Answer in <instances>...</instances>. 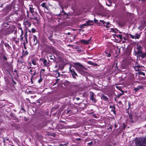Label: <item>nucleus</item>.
Instances as JSON below:
<instances>
[{
	"label": "nucleus",
	"instance_id": "f257e3e1",
	"mask_svg": "<svg viewBox=\"0 0 146 146\" xmlns=\"http://www.w3.org/2000/svg\"><path fill=\"white\" fill-rule=\"evenodd\" d=\"M144 143L146 144V136L137 138L135 141L136 146H146Z\"/></svg>",
	"mask_w": 146,
	"mask_h": 146
},
{
	"label": "nucleus",
	"instance_id": "f03ea898",
	"mask_svg": "<svg viewBox=\"0 0 146 146\" xmlns=\"http://www.w3.org/2000/svg\"><path fill=\"white\" fill-rule=\"evenodd\" d=\"M83 69L87 70V68L82 66H76V70L81 74H83L84 73V71Z\"/></svg>",
	"mask_w": 146,
	"mask_h": 146
},
{
	"label": "nucleus",
	"instance_id": "7ed1b4c3",
	"mask_svg": "<svg viewBox=\"0 0 146 146\" xmlns=\"http://www.w3.org/2000/svg\"><path fill=\"white\" fill-rule=\"evenodd\" d=\"M90 99L92 102L95 103L96 102V100L94 98L95 94L92 92H90Z\"/></svg>",
	"mask_w": 146,
	"mask_h": 146
},
{
	"label": "nucleus",
	"instance_id": "20e7f679",
	"mask_svg": "<svg viewBox=\"0 0 146 146\" xmlns=\"http://www.w3.org/2000/svg\"><path fill=\"white\" fill-rule=\"evenodd\" d=\"M24 21L23 23V25L25 26L26 28L27 29L31 26V23L30 22L27 20H26L25 19L24 20Z\"/></svg>",
	"mask_w": 146,
	"mask_h": 146
},
{
	"label": "nucleus",
	"instance_id": "39448f33",
	"mask_svg": "<svg viewBox=\"0 0 146 146\" xmlns=\"http://www.w3.org/2000/svg\"><path fill=\"white\" fill-rule=\"evenodd\" d=\"M18 31L21 32V34L20 35V37H21V40H22L23 39V31L22 29V28L21 27H19L18 29Z\"/></svg>",
	"mask_w": 146,
	"mask_h": 146
},
{
	"label": "nucleus",
	"instance_id": "423d86ee",
	"mask_svg": "<svg viewBox=\"0 0 146 146\" xmlns=\"http://www.w3.org/2000/svg\"><path fill=\"white\" fill-rule=\"evenodd\" d=\"M130 36L131 37V38H132L134 39V38H137L138 39L140 37V35H137V34H135L134 36H133V35H132L131 34L130 35Z\"/></svg>",
	"mask_w": 146,
	"mask_h": 146
},
{
	"label": "nucleus",
	"instance_id": "0eeeda50",
	"mask_svg": "<svg viewBox=\"0 0 146 146\" xmlns=\"http://www.w3.org/2000/svg\"><path fill=\"white\" fill-rule=\"evenodd\" d=\"M90 39L88 40H82L81 42L83 44H88L90 42Z\"/></svg>",
	"mask_w": 146,
	"mask_h": 146
},
{
	"label": "nucleus",
	"instance_id": "6e6552de",
	"mask_svg": "<svg viewBox=\"0 0 146 146\" xmlns=\"http://www.w3.org/2000/svg\"><path fill=\"white\" fill-rule=\"evenodd\" d=\"M43 62L44 66H45L48 67L50 65V64L49 62H47V60L45 59H44Z\"/></svg>",
	"mask_w": 146,
	"mask_h": 146
},
{
	"label": "nucleus",
	"instance_id": "1a4fd4ad",
	"mask_svg": "<svg viewBox=\"0 0 146 146\" xmlns=\"http://www.w3.org/2000/svg\"><path fill=\"white\" fill-rule=\"evenodd\" d=\"M93 21L92 20H88L86 21V23H87V25L88 26L91 25H92L93 23Z\"/></svg>",
	"mask_w": 146,
	"mask_h": 146
},
{
	"label": "nucleus",
	"instance_id": "9d476101",
	"mask_svg": "<svg viewBox=\"0 0 146 146\" xmlns=\"http://www.w3.org/2000/svg\"><path fill=\"white\" fill-rule=\"evenodd\" d=\"M101 98L102 100H104V101H107L108 99V97L104 95H102L101 96Z\"/></svg>",
	"mask_w": 146,
	"mask_h": 146
},
{
	"label": "nucleus",
	"instance_id": "9b49d317",
	"mask_svg": "<svg viewBox=\"0 0 146 146\" xmlns=\"http://www.w3.org/2000/svg\"><path fill=\"white\" fill-rule=\"evenodd\" d=\"M143 88V86H138L137 88H135L134 89V90L135 91V92L137 91L138 90H139L141 89H142Z\"/></svg>",
	"mask_w": 146,
	"mask_h": 146
},
{
	"label": "nucleus",
	"instance_id": "f8f14e48",
	"mask_svg": "<svg viewBox=\"0 0 146 146\" xmlns=\"http://www.w3.org/2000/svg\"><path fill=\"white\" fill-rule=\"evenodd\" d=\"M110 108L111 109V111H112L114 113H115V106H114L110 105Z\"/></svg>",
	"mask_w": 146,
	"mask_h": 146
},
{
	"label": "nucleus",
	"instance_id": "ddd939ff",
	"mask_svg": "<svg viewBox=\"0 0 146 146\" xmlns=\"http://www.w3.org/2000/svg\"><path fill=\"white\" fill-rule=\"evenodd\" d=\"M33 36V39H34V43L35 44H36L37 43V37L35 35H34Z\"/></svg>",
	"mask_w": 146,
	"mask_h": 146
},
{
	"label": "nucleus",
	"instance_id": "4468645a",
	"mask_svg": "<svg viewBox=\"0 0 146 146\" xmlns=\"http://www.w3.org/2000/svg\"><path fill=\"white\" fill-rule=\"evenodd\" d=\"M29 10L31 13L33 14L34 12V8L31 7H29Z\"/></svg>",
	"mask_w": 146,
	"mask_h": 146
},
{
	"label": "nucleus",
	"instance_id": "2eb2a0df",
	"mask_svg": "<svg viewBox=\"0 0 146 146\" xmlns=\"http://www.w3.org/2000/svg\"><path fill=\"white\" fill-rule=\"evenodd\" d=\"M52 36H50L48 37V38L52 42H53V43H55V42L53 38H52Z\"/></svg>",
	"mask_w": 146,
	"mask_h": 146
},
{
	"label": "nucleus",
	"instance_id": "dca6fc26",
	"mask_svg": "<svg viewBox=\"0 0 146 146\" xmlns=\"http://www.w3.org/2000/svg\"><path fill=\"white\" fill-rule=\"evenodd\" d=\"M41 6L42 7H44L45 9L48 10V8L45 6V3H43L41 5Z\"/></svg>",
	"mask_w": 146,
	"mask_h": 146
},
{
	"label": "nucleus",
	"instance_id": "f3484780",
	"mask_svg": "<svg viewBox=\"0 0 146 146\" xmlns=\"http://www.w3.org/2000/svg\"><path fill=\"white\" fill-rule=\"evenodd\" d=\"M72 74L74 78H75L76 77L74 76V75H75L76 76H77V74L74 71H73V72H72L71 73Z\"/></svg>",
	"mask_w": 146,
	"mask_h": 146
},
{
	"label": "nucleus",
	"instance_id": "a211bd4d",
	"mask_svg": "<svg viewBox=\"0 0 146 146\" xmlns=\"http://www.w3.org/2000/svg\"><path fill=\"white\" fill-rule=\"evenodd\" d=\"M142 58H143L144 57H146V52L144 53H141V55Z\"/></svg>",
	"mask_w": 146,
	"mask_h": 146
},
{
	"label": "nucleus",
	"instance_id": "6ab92c4d",
	"mask_svg": "<svg viewBox=\"0 0 146 146\" xmlns=\"http://www.w3.org/2000/svg\"><path fill=\"white\" fill-rule=\"evenodd\" d=\"M33 19L35 21H37V23L38 24H39V23H40L37 17H34V18H33Z\"/></svg>",
	"mask_w": 146,
	"mask_h": 146
},
{
	"label": "nucleus",
	"instance_id": "aec40b11",
	"mask_svg": "<svg viewBox=\"0 0 146 146\" xmlns=\"http://www.w3.org/2000/svg\"><path fill=\"white\" fill-rule=\"evenodd\" d=\"M75 65L77 66H82V65L78 62L76 63Z\"/></svg>",
	"mask_w": 146,
	"mask_h": 146
},
{
	"label": "nucleus",
	"instance_id": "412c9836",
	"mask_svg": "<svg viewBox=\"0 0 146 146\" xmlns=\"http://www.w3.org/2000/svg\"><path fill=\"white\" fill-rule=\"evenodd\" d=\"M117 37H119V38L120 39H122V36L121 35H115Z\"/></svg>",
	"mask_w": 146,
	"mask_h": 146
},
{
	"label": "nucleus",
	"instance_id": "4be33fe9",
	"mask_svg": "<svg viewBox=\"0 0 146 146\" xmlns=\"http://www.w3.org/2000/svg\"><path fill=\"white\" fill-rule=\"evenodd\" d=\"M32 63L34 65H36V62L34 59L32 60Z\"/></svg>",
	"mask_w": 146,
	"mask_h": 146
},
{
	"label": "nucleus",
	"instance_id": "5701e85b",
	"mask_svg": "<svg viewBox=\"0 0 146 146\" xmlns=\"http://www.w3.org/2000/svg\"><path fill=\"white\" fill-rule=\"evenodd\" d=\"M87 23H84L82 25H80V27H82L84 26H88V25H87Z\"/></svg>",
	"mask_w": 146,
	"mask_h": 146
},
{
	"label": "nucleus",
	"instance_id": "b1692460",
	"mask_svg": "<svg viewBox=\"0 0 146 146\" xmlns=\"http://www.w3.org/2000/svg\"><path fill=\"white\" fill-rule=\"evenodd\" d=\"M88 63L89 64L93 65V62L90 61H88Z\"/></svg>",
	"mask_w": 146,
	"mask_h": 146
},
{
	"label": "nucleus",
	"instance_id": "393cba45",
	"mask_svg": "<svg viewBox=\"0 0 146 146\" xmlns=\"http://www.w3.org/2000/svg\"><path fill=\"white\" fill-rule=\"evenodd\" d=\"M42 78L41 76H40V79L38 81V82L39 83H41L42 81Z\"/></svg>",
	"mask_w": 146,
	"mask_h": 146
},
{
	"label": "nucleus",
	"instance_id": "a878e982",
	"mask_svg": "<svg viewBox=\"0 0 146 146\" xmlns=\"http://www.w3.org/2000/svg\"><path fill=\"white\" fill-rule=\"evenodd\" d=\"M5 46L9 48L10 46L8 44H5Z\"/></svg>",
	"mask_w": 146,
	"mask_h": 146
},
{
	"label": "nucleus",
	"instance_id": "bb28decb",
	"mask_svg": "<svg viewBox=\"0 0 146 146\" xmlns=\"http://www.w3.org/2000/svg\"><path fill=\"white\" fill-rule=\"evenodd\" d=\"M123 94V93L120 94H117V97L118 98L120 97L121 96H122Z\"/></svg>",
	"mask_w": 146,
	"mask_h": 146
},
{
	"label": "nucleus",
	"instance_id": "cd10ccee",
	"mask_svg": "<svg viewBox=\"0 0 146 146\" xmlns=\"http://www.w3.org/2000/svg\"><path fill=\"white\" fill-rule=\"evenodd\" d=\"M31 30H32V32L33 33H34L35 32V30L34 28H32L31 29Z\"/></svg>",
	"mask_w": 146,
	"mask_h": 146
},
{
	"label": "nucleus",
	"instance_id": "c85d7f7f",
	"mask_svg": "<svg viewBox=\"0 0 146 146\" xmlns=\"http://www.w3.org/2000/svg\"><path fill=\"white\" fill-rule=\"evenodd\" d=\"M88 144L89 146H91L92 144V142H91L90 143H88Z\"/></svg>",
	"mask_w": 146,
	"mask_h": 146
},
{
	"label": "nucleus",
	"instance_id": "c756f323",
	"mask_svg": "<svg viewBox=\"0 0 146 146\" xmlns=\"http://www.w3.org/2000/svg\"><path fill=\"white\" fill-rule=\"evenodd\" d=\"M139 74L140 75H143L144 76H145V73L143 72H140V73H139Z\"/></svg>",
	"mask_w": 146,
	"mask_h": 146
},
{
	"label": "nucleus",
	"instance_id": "7c9ffc66",
	"mask_svg": "<svg viewBox=\"0 0 146 146\" xmlns=\"http://www.w3.org/2000/svg\"><path fill=\"white\" fill-rule=\"evenodd\" d=\"M129 117L130 119H132V117L131 115H129Z\"/></svg>",
	"mask_w": 146,
	"mask_h": 146
},
{
	"label": "nucleus",
	"instance_id": "2f4dec72",
	"mask_svg": "<svg viewBox=\"0 0 146 146\" xmlns=\"http://www.w3.org/2000/svg\"><path fill=\"white\" fill-rule=\"evenodd\" d=\"M93 66H98L97 64L96 63H93Z\"/></svg>",
	"mask_w": 146,
	"mask_h": 146
},
{
	"label": "nucleus",
	"instance_id": "473e14b6",
	"mask_svg": "<svg viewBox=\"0 0 146 146\" xmlns=\"http://www.w3.org/2000/svg\"><path fill=\"white\" fill-rule=\"evenodd\" d=\"M70 72H71V73L72 72H73V71H74V70L73 69H70Z\"/></svg>",
	"mask_w": 146,
	"mask_h": 146
},
{
	"label": "nucleus",
	"instance_id": "72a5a7b5",
	"mask_svg": "<svg viewBox=\"0 0 146 146\" xmlns=\"http://www.w3.org/2000/svg\"><path fill=\"white\" fill-rule=\"evenodd\" d=\"M94 21H95V23H97V21H98V20H96V19H95V18H94Z\"/></svg>",
	"mask_w": 146,
	"mask_h": 146
},
{
	"label": "nucleus",
	"instance_id": "f704fd0d",
	"mask_svg": "<svg viewBox=\"0 0 146 146\" xmlns=\"http://www.w3.org/2000/svg\"><path fill=\"white\" fill-rule=\"evenodd\" d=\"M27 17H29V11H27Z\"/></svg>",
	"mask_w": 146,
	"mask_h": 146
},
{
	"label": "nucleus",
	"instance_id": "c9c22d12",
	"mask_svg": "<svg viewBox=\"0 0 146 146\" xmlns=\"http://www.w3.org/2000/svg\"><path fill=\"white\" fill-rule=\"evenodd\" d=\"M28 54V52L27 51H26L25 53V55H27Z\"/></svg>",
	"mask_w": 146,
	"mask_h": 146
},
{
	"label": "nucleus",
	"instance_id": "e433bc0d",
	"mask_svg": "<svg viewBox=\"0 0 146 146\" xmlns=\"http://www.w3.org/2000/svg\"><path fill=\"white\" fill-rule=\"evenodd\" d=\"M107 54V56H108V57H110V56H111V54Z\"/></svg>",
	"mask_w": 146,
	"mask_h": 146
},
{
	"label": "nucleus",
	"instance_id": "4c0bfd02",
	"mask_svg": "<svg viewBox=\"0 0 146 146\" xmlns=\"http://www.w3.org/2000/svg\"><path fill=\"white\" fill-rule=\"evenodd\" d=\"M81 140V139L80 138H77L76 139V140L77 141H80Z\"/></svg>",
	"mask_w": 146,
	"mask_h": 146
},
{
	"label": "nucleus",
	"instance_id": "58836bf2",
	"mask_svg": "<svg viewBox=\"0 0 146 146\" xmlns=\"http://www.w3.org/2000/svg\"><path fill=\"white\" fill-rule=\"evenodd\" d=\"M3 58H4V59H5V60H7V58L6 57V56H4L3 57Z\"/></svg>",
	"mask_w": 146,
	"mask_h": 146
},
{
	"label": "nucleus",
	"instance_id": "ea45409f",
	"mask_svg": "<svg viewBox=\"0 0 146 146\" xmlns=\"http://www.w3.org/2000/svg\"><path fill=\"white\" fill-rule=\"evenodd\" d=\"M111 31H112V32H115V30H114V29H111Z\"/></svg>",
	"mask_w": 146,
	"mask_h": 146
},
{
	"label": "nucleus",
	"instance_id": "a19ab883",
	"mask_svg": "<svg viewBox=\"0 0 146 146\" xmlns=\"http://www.w3.org/2000/svg\"><path fill=\"white\" fill-rule=\"evenodd\" d=\"M100 21L102 22L103 23V24H104L105 22L104 21H101V20H100Z\"/></svg>",
	"mask_w": 146,
	"mask_h": 146
},
{
	"label": "nucleus",
	"instance_id": "79ce46f5",
	"mask_svg": "<svg viewBox=\"0 0 146 146\" xmlns=\"http://www.w3.org/2000/svg\"><path fill=\"white\" fill-rule=\"evenodd\" d=\"M33 71L32 70V69L31 70H30V72H32Z\"/></svg>",
	"mask_w": 146,
	"mask_h": 146
},
{
	"label": "nucleus",
	"instance_id": "37998d69",
	"mask_svg": "<svg viewBox=\"0 0 146 146\" xmlns=\"http://www.w3.org/2000/svg\"><path fill=\"white\" fill-rule=\"evenodd\" d=\"M76 99L77 100H79L80 99V98H76Z\"/></svg>",
	"mask_w": 146,
	"mask_h": 146
},
{
	"label": "nucleus",
	"instance_id": "c03bdc74",
	"mask_svg": "<svg viewBox=\"0 0 146 146\" xmlns=\"http://www.w3.org/2000/svg\"><path fill=\"white\" fill-rule=\"evenodd\" d=\"M42 70L43 71H44L45 70L44 69H42Z\"/></svg>",
	"mask_w": 146,
	"mask_h": 146
},
{
	"label": "nucleus",
	"instance_id": "a18cd8bd",
	"mask_svg": "<svg viewBox=\"0 0 146 146\" xmlns=\"http://www.w3.org/2000/svg\"><path fill=\"white\" fill-rule=\"evenodd\" d=\"M60 14H58L57 15V16H60Z\"/></svg>",
	"mask_w": 146,
	"mask_h": 146
},
{
	"label": "nucleus",
	"instance_id": "49530a36",
	"mask_svg": "<svg viewBox=\"0 0 146 146\" xmlns=\"http://www.w3.org/2000/svg\"><path fill=\"white\" fill-rule=\"evenodd\" d=\"M31 68V66H30V67L28 68L29 69Z\"/></svg>",
	"mask_w": 146,
	"mask_h": 146
},
{
	"label": "nucleus",
	"instance_id": "de8ad7c7",
	"mask_svg": "<svg viewBox=\"0 0 146 146\" xmlns=\"http://www.w3.org/2000/svg\"><path fill=\"white\" fill-rule=\"evenodd\" d=\"M35 73H34L33 74V76H34L35 74Z\"/></svg>",
	"mask_w": 146,
	"mask_h": 146
},
{
	"label": "nucleus",
	"instance_id": "09e8293b",
	"mask_svg": "<svg viewBox=\"0 0 146 146\" xmlns=\"http://www.w3.org/2000/svg\"><path fill=\"white\" fill-rule=\"evenodd\" d=\"M64 15H66V13H65V12H64Z\"/></svg>",
	"mask_w": 146,
	"mask_h": 146
},
{
	"label": "nucleus",
	"instance_id": "8fccbe9b",
	"mask_svg": "<svg viewBox=\"0 0 146 146\" xmlns=\"http://www.w3.org/2000/svg\"><path fill=\"white\" fill-rule=\"evenodd\" d=\"M128 104H129V106L130 105V103H128Z\"/></svg>",
	"mask_w": 146,
	"mask_h": 146
},
{
	"label": "nucleus",
	"instance_id": "3c124183",
	"mask_svg": "<svg viewBox=\"0 0 146 146\" xmlns=\"http://www.w3.org/2000/svg\"><path fill=\"white\" fill-rule=\"evenodd\" d=\"M119 104H121V102H119Z\"/></svg>",
	"mask_w": 146,
	"mask_h": 146
},
{
	"label": "nucleus",
	"instance_id": "603ef678",
	"mask_svg": "<svg viewBox=\"0 0 146 146\" xmlns=\"http://www.w3.org/2000/svg\"><path fill=\"white\" fill-rule=\"evenodd\" d=\"M57 67V65H56V66H55V68H56V67Z\"/></svg>",
	"mask_w": 146,
	"mask_h": 146
},
{
	"label": "nucleus",
	"instance_id": "864d4df0",
	"mask_svg": "<svg viewBox=\"0 0 146 146\" xmlns=\"http://www.w3.org/2000/svg\"><path fill=\"white\" fill-rule=\"evenodd\" d=\"M140 53L141 54L142 53H141V52H140ZM141 54L140 55V56H141Z\"/></svg>",
	"mask_w": 146,
	"mask_h": 146
},
{
	"label": "nucleus",
	"instance_id": "5fc2aeb1",
	"mask_svg": "<svg viewBox=\"0 0 146 146\" xmlns=\"http://www.w3.org/2000/svg\"><path fill=\"white\" fill-rule=\"evenodd\" d=\"M140 53L141 54L142 53H141V52H140ZM141 54L140 55V56H141Z\"/></svg>",
	"mask_w": 146,
	"mask_h": 146
},
{
	"label": "nucleus",
	"instance_id": "6e6d98bb",
	"mask_svg": "<svg viewBox=\"0 0 146 146\" xmlns=\"http://www.w3.org/2000/svg\"><path fill=\"white\" fill-rule=\"evenodd\" d=\"M14 83L15 84H16V83L15 82H14Z\"/></svg>",
	"mask_w": 146,
	"mask_h": 146
},
{
	"label": "nucleus",
	"instance_id": "4d7b16f0",
	"mask_svg": "<svg viewBox=\"0 0 146 146\" xmlns=\"http://www.w3.org/2000/svg\"><path fill=\"white\" fill-rule=\"evenodd\" d=\"M30 64L31 65V63H30Z\"/></svg>",
	"mask_w": 146,
	"mask_h": 146
},
{
	"label": "nucleus",
	"instance_id": "13d9d810",
	"mask_svg": "<svg viewBox=\"0 0 146 146\" xmlns=\"http://www.w3.org/2000/svg\"><path fill=\"white\" fill-rule=\"evenodd\" d=\"M111 5H108V6H110Z\"/></svg>",
	"mask_w": 146,
	"mask_h": 146
}]
</instances>
